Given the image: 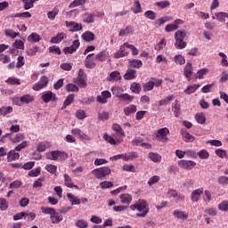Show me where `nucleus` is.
Wrapping results in <instances>:
<instances>
[{"mask_svg":"<svg viewBox=\"0 0 228 228\" xmlns=\"http://www.w3.org/2000/svg\"><path fill=\"white\" fill-rule=\"evenodd\" d=\"M91 174H93L96 179L102 181V179H106L108 175H111V169L108 167H102L94 169Z\"/></svg>","mask_w":228,"mask_h":228,"instance_id":"nucleus-3","label":"nucleus"},{"mask_svg":"<svg viewBox=\"0 0 228 228\" xmlns=\"http://www.w3.org/2000/svg\"><path fill=\"white\" fill-rule=\"evenodd\" d=\"M8 200L4 198H0V211H6L8 209Z\"/></svg>","mask_w":228,"mask_h":228,"instance_id":"nucleus-56","label":"nucleus"},{"mask_svg":"<svg viewBox=\"0 0 228 228\" xmlns=\"http://www.w3.org/2000/svg\"><path fill=\"white\" fill-rule=\"evenodd\" d=\"M129 208L131 211H138L136 214L138 218H145L151 211V208H149V203L144 199L136 200L134 204L130 205Z\"/></svg>","mask_w":228,"mask_h":228,"instance_id":"nucleus-1","label":"nucleus"},{"mask_svg":"<svg viewBox=\"0 0 228 228\" xmlns=\"http://www.w3.org/2000/svg\"><path fill=\"white\" fill-rule=\"evenodd\" d=\"M215 153L216 156H218V158H221V159L227 158V151L225 150L217 149L216 150Z\"/></svg>","mask_w":228,"mask_h":228,"instance_id":"nucleus-63","label":"nucleus"},{"mask_svg":"<svg viewBox=\"0 0 228 228\" xmlns=\"http://www.w3.org/2000/svg\"><path fill=\"white\" fill-rule=\"evenodd\" d=\"M112 129L117 133V134H120L121 136H126V133H124V130L122 129V126H120V125L113 124Z\"/></svg>","mask_w":228,"mask_h":228,"instance_id":"nucleus-54","label":"nucleus"},{"mask_svg":"<svg viewBox=\"0 0 228 228\" xmlns=\"http://www.w3.org/2000/svg\"><path fill=\"white\" fill-rule=\"evenodd\" d=\"M173 216L175 218H177V220H188L189 215L186 211L176 209L173 212Z\"/></svg>","mask_w":228,"mask_h":228,"instance_id":"nucleus-15","label":"nucleus"},{"mask_svg":"<svg viewBox=\"0 0 228 228\" xmlns=\"http://www.w3.org/2000/svg\"><path fill=\"white\" fill-rule=\"evenodd\" d=\"M5 37L9 38H17V37H20V33L13 31L12 28H6L4 30Z\"/></svg>","mask_w":228,"mask_h":228,"instance_id":"nucleus-36","label":"nucleus"},{"mask_svg":"<svg viewBox=\"0 0 228 228\" xmlns=\"http://www.w3.org/2000/svg\"><path fill=\"white\" fill-rule=\"evenodd\" d=\"M67 197L69 200V202H71L72 206H79V204H81V200H79L77 196H75L72 193H68Z\"/></svg>","mask_w":228,"mask_h":228,"instance_id":"nucleus-28","label":"nucleus"},{"mask_svg":"<svg viewBox=\"0 0 228 228\" xmlns=\"http://www.w3.org/2000/svg\"><path fill=\"white\" fill-rule=\"evenodd\" d=\"M42 101H44L46 104L47 102H51V101H58V98H56V94H53L51 91H47L43 93L41 96Z\"/></svg>","mask_w":228,"mask_h":228,"instance_id":"nucleus-10","label":"nucleus"},{"mask_svg":"<svg viewBox=\"0 0 228 228\" xmlns=\"http://www.w3.org/2000/svg\"><path fill=\"white\" fill-rule=\"evenodd\" d=\"M82 38L85 42H94V40H95V34L87 30L82 34Z\"/></svg>","mask_w":228,"mask_h":228,"instance_id":"nucleus-21","label":"nucleus"},{"mask_svg":"<svg viewBox=\"0 0 228 228\" xmlns=\"http://www.w3.org/2000/svg\"><path fill=\"white\" fill-rule=\"evenodd\" d=\"M186 30H177L175 33V40H184L186 38Z\"/></svg>","mask_w":228,"mask_h":228,"instance_id":"nucleus-44","label":"nucleus"},{"mask_svg":"<svg viewBox=\"0 0 228 228\" xmlns=\"http://www.w3.org/2000/svg\"><path fill=\"white\" fill-rule=\"evenodd\" d=\"M129 35H134V27L126 26L118 32V37H129Z\"/></svg>","mask_w":228,"mask_h":228,"instance_id":"nucleus-13","label":"nucleus"},{"mask_svg":"<svg viewBox=\"0 0 228 228\" xmlns=\"http://www.w3.org/2000/svg\"><path fill=\"white\" fill-rule=\"evenodd\" d=\"M51 148V143L47 141H44L42 142H39L37 147V152H45L47 149Z\"/></svg>","mask_w":228,"mask_h":228,"instance_id":"nucleus-20","label":"nucleus"},{"mask_svg":"<svg viewBox=\"0 0 228 228\" xmlns=\"http://www.w3.org/2000/svg\"><path fill=\"white\" fill-rule=\"evenodd\" d=\"M118 99L124 102H132L133 99H134V96H131L128 94H122Z\"/></svg>","mask_w":228,"mask_h":228,"instance_id":"nucleus-53","label":"nucleus"},{"mask_svg":"<svg viewBox=\"0 0 228 228\" xmlns=\"http://www.w3.org/2000/svg\"><path fill=\"white\" fill-rule=\"evenodd\" d=\"M107 79L108 81H110V82H117V81H120L122 79V77L120 76V72L112 71Z\"/></svg>","mask_w":228,"mask_h":228,"instance_id":"nucleus-24","label":"nucleus"},{"mask_svg":"<svg viewBox=\"0 0 228 228\" xmlns=\"http://www.w3.org/2000/svg\"><path fill=\"white\" fill-rule=\"evenodd\" d=\"M119 200L121 204H126V206H129L131 202H133V195L129 193H122L119 195Z\"/></svg>","mask_w":228,"mask_h":228,"instance_id":"nucleus-14","label":"nucleus"},{"mask_svg":"<svg viewBox=\"0 0 228 228\" xmlns=\"http://www.w3.org/2000/svg\"><path fill=\"white\" fill-rule=\"evenodd\" d=\"M155 6H157L158 8H160V10H165V8H168V6H170V1L164 0L160 2H156Z\"/></svg>","mask_w":228,"mask_h":228,"instance_id":"nucleus-45","label":"nucleus"},{"mask_svg":"<svg viewBox=\"0 0 228 228\" xmlns=\"http://www.w3.org/2000/svg\"><path fill=\"white\" fill-rule=\"evenodd\" d=\"M186 42L184 40H181V39H175V49H185L186 48Z\"/></svg>","mask_w":228,"mask_h":228,"instance_id":"nucleus-43","label":"nucleus"},{"mask_svg":"<svg viewBox=\"0 0 228 228\" xmlns=\"http://www.w3.org/2000/svg\"><path fill=\"white\" fill-rule=\"evenodd\" d=\"M20 158V154H19V152H17L15 150H11L7 153V161L9 163H12V161H17V159H19Z\"/></svg>","mask_w":228,"mask_h":228,"instance_id":"nucleus-17","label":"nucleus"},{"mask_svg":"<svg viewBox=\"0 0 228 228\" xmlns=\"http://www.w3.org/2000/svg\"><path fill=\"white\" fill-rule=\"evenodd\" d=\"M197 166V163L193 160H180L178 162V167L183 168L184 170H191L194 167Z\"/></svg>","mask_w":228,"mask_h":228,"instance_id":"nucleus-8","label":"nucleus"},{"mask_svg":"<svg viewBox=\"0 0 228 228\" xmlns=\"http://www.w3.org/2000/svg\"><path fill=\"white\" fill-rule=\"evenodd\" d=\"M167 47V40L165 38H162L157 45H155L154 49L155 51H163Z\"/></svg>","mask_w":228,"mask_h":228,"instance_id":"nucleus-42","label":"nucleus"},{"mask_svg":"<svg viewBox=\"0 0 228 228\" xmlns=\"http://www.w3.org/2000/svg\"><path fill=\"white\" fill-rule=\"evenodd\" d=\"M149 158L153 161V163H161V155L156 152H150Z\"/></svg>","mask_w":228,"mask_h":228,"instance_id":"nucleus-40","label":"nucleus"},{"mask_svg":"<svg viewBox=\"0 0 228 228\" xmlns=\"http://www.w3.org/2000/svg\"><path fill=\"white\" fill-rule=\"evenodd\" d=\"M41 211L44 215H50L52 224H60L61 222H63V216L51 207H41Z\"/></svg>","mask_w":228,"mask_h":228,"instance_id":"nucleus-2","label":"nucleus"},{"mask_svg":"<svg viewBox=\"0 0 228 228\" xmlns=\"http://www.w3.org/2000/svg\"><path fill=\"white\" fill-rule=\"evenodd\" d=\"M38 51H40V47L34 46L32 48H28L26 51V53H27L28 56H35L37 54V53H38Z\"/></svg>","mask_w":228,"mask_h":228,"instance_id":"nucleus-62","label":"nucleus"},{"mask_svg":"<svg viewBox=\"0 0 228 228\" xmlns=\"http://www.w3.org/2000/svg\"><path fill=\"white\" fill-rule=\"evenodd\" d=\"M199 88H200V85L194 84L191 86H188L187 88L183 90V92L186 94V95H191V94H195V92H197Z\"/></svg>","mask_w":228,"mask_h":228,"instance_id":"nucleus-23","label":"nucleus"},{"mask_svg":"<svg viewBox=\"0 0 228 228\" xmlns=\"http://www.w3.org/2000/svg\"><path fill=\"white\" fill-rule=\"evenodd\" d=\"M204 213L209 216H216V215H218V210L215 208H208L204 210Z\"/></svg>","mask_w":228,"mask_h":228,"instance_id":"nucleus-58","label":"nucleus"},{"mask_svg":"<svg viewBox=\"0 0 228 228\" xmlns=\"http://www.w3.org/2000/svg\"><path fill=\"white\" fill-rule=\"evenodd\" d=\"M58 13H60V9H58V7H54L52 11H49L47 12V18L49 19V20H54Z\"/></svg>","mask_w":228,"mask_h":228,"instance_id":"nucleus-35","label":"nucleus"},{"mask_svg":"<svg viewBox=\"0 0 228 228\" xmlns=\"http://www.w3.org/2000/svg\"><path fill=\"white\" fill-rule=\"evenodd\" d=\"M47 85H49V78H47V77H42L40 80L33 86L32 88L35 90V92H38L42 90V88H45Z\"/></svg>","mask_w":228,"mask_h":228,"instance_id":"nucleus-7","label":"nucleus"},{"mask_svg":"<svg viewBox=\"0 0 228 228\" xmlns=\"http://www.w3.org/2000/svg\"><path fill=\"white\" fill-rule=\"evenodd\" d=\"M73 83H75V85H77V86H79L80 88H86V78L85 77H77L73 79Z\"/></svg>","mask_w":228,"mask_h":228,"instance_id":"nucleus-27","label":"nucleus"},{"mask_svg":"<svg viewBox=\"0 0 228 228\" xmlns=\"http://www.w3.org/2000/svg\"><path fill=\"white\" fill-rule=\"evenodd\" d=\"M71 133L75 136H77V138H80V140H90V137H88V135L83 133V131H81L79 128H73Z\"/></svg>","mask_w":228,"mask_h":228,"instance_id":"nucleus-18","label":"nucleus"},{"mask_svg":"<svg viewBox=\"0 0 228 228\" xmlns=\"http://www.w3.org/2000/svg\"><path fill=\"white\" fill-rule=\"evenodd\" d=\"M20 102H21V104H31V102H35V96L29 94H25L20 96Z\"/></svg>","mask_w":228,"mask_h":228,"instance_id":"nucleus-16","label":"nucleus"},{"mask_svg":"<svg viewBox=\"0 0 228 228\" xmlns=\"http://www.w3.org/2000/svg\"><path fill=\"white\" fill-rule=\"evenodd\" d=\"M125 115H126V117H129V115H132V113H136L137 109H136V105H129L127 107H125L123 110Z\"/></svg>","mask_w":228,"mask_h":228,"instance_id":"nucleus-32","label":"nucleus"},{"mask_svg":"<svg viewBox=\"0 0 228 228\" xmlns=\"http://www.w3.org/2000/svg\"><path fill=\"white\" fill-rule=\"evenodd\" d=\"M64 185L67 188H74V183L72 182V177L68 174H64Z\"/></svg>","mask_w":228,"mask_h":228,"instance_id":"nucleus-39","label":"nucleus"},{"mask_svg":"<svg viewBox=\"0 0 228 228\" xmlns=\"http://www.w3.org/2000/svg\"><path fill=\"white\" fill-rule=\"evenodd\" d=\"M209 72V69L208 68H203L197 72V79H204V76Z\"/></svg>","mask_w":228,"mask_h":228,"instance_id":"nucleus-55","label":"nucleus"},{"mask_svg":"<svg viewBox=\"0 0 228 228\" xmlns=\"http://www.w3.org/2000/svg\"><path fill=\"white\" fill-rule=\"evenodd\" d=\"M217 209L219 211H223L224 213H227L228 211V200H223L221 203L217 205Z\"/></svg>","mask_w":228,"mask_h":228,"instance_id":"nucleus-47","label":"nucleus"},{"mask_svg":"<svg viewBox=\"0 0 228 228\" xmlns=\"http://www.w3.org/2000/svg\"><path fill=\"white\" fill-rule=\"evenodd\" d=\"M132 12L134 13V15H137V13H142V12H143V9H142V4H140L139 0H135L134 2V7L132 8Z\"/></svg>","mask_w":228,"mask_h":228,"instance_id":"nucleus-31","label":"nucleus"},{"mask_svg":"<svg viewBox=\"0 0 228 228\" xmlns=\"http://www.w3.org/2000/svg\"><path fill=\"white\" fill-rule=\"evenodd\" d=\"M172 101H174V95L170 94L165 99L159 101V106H167V104H170Z\"/></svg>","mask_w":228,"mask_h":228,"instance_id":"nucleus-38","label":"nucleus"},{"mask_svg":"<svg viewBox=\"0 0 228 228\" xmlns=\"http://www.w3.org/2000/svg\"><path fill=\"white\" fill-rule=\"evenodd\" d=\"M216 20L218 22H225V20H228V13L224 12H218L215 13Z\"/></svg>","mask_w":228,"mask_h":228,"instance_id":"nucleus-26","label":"nucleus"},{"mask_svg":"<svg viewBox=\"0 0 228 228\" xmlns=\"http://www.w3.org/2000/svg\"><path fill=\"white\" fill-rule=\"evenodd\" d=\"M65 38H67V34L58 33L56 37L51 38L50 42L51 44H60V42H61V40H65Z\"/></svg>","mask_w":228,"mask_h":228,"instance_id":"nucleus-22","label":"nucleus"},{"mask_svg":"<svg viewBox=\"0 0 228 228\" xmlns=\"http://www.w3.org/2000/svg\"><path fill=\"white\" fill-rule=\"evenodd\" d=\"M23 134H17L12 139H11L12 143H20L24 140Z\"/></svg>","mask_w":228,"mask_h":228,"instance_id":"nucleus-61","label":"nucleus"},{"mask_svg":"<svg viewBox=\"0 0 228 228\" xmlns=\"http://www.w3.org/2000/svg\"><path fill=\"white\" fill-rule=\"evenodd\" d=\"M129 65L132 69H141L143 65V61H142V60L133 59L129 61Z\"/></svg>","mask_w":228,"mask_h":228,"instance_id":"nucleus-30","label":"nucleus"},{"mask_svg":"<svg viewBox=\"0 0 228 228\" xmlns=\"http://www.w3.org/2000/svg\"><path fill=\"white\" fill-rule=\"evenodd\" d=\"M124 79H126V81H131V79H136V70L128 69L124 75Z\"/></svg>","mask_w":228,"mask_h":228,"instance_id":"nucleus-29","label":"nucleus"},{"mask_svg":"<svg viewBox=\"0 0 228 228\" xmlns=\"http://www.w3.org/2000/svg\"><path fill=\"white\" fill-rule=\"evenodd\" d=\"M75 225L77 228H88V223L83 219L77 220Z\"/></svg>","mask_w":228,"mask_h":228,"instance_id":"nucleus-60","label":"nucleus"},{"mask_svg":"<svg viewBox=\"0 0 228 228\" xmlns=\"http://www.w3.org/2000/svg\"><path fill=\"white\" fill-rule=\"evenodd\" d=\"M203 202L209 204V202H211L212 198H211V191H209L208 190L203 191Z\"/></svg>","mask_w":228,"mask_h":228,"instance_id":"nucleus-49","label":"nucleus"},{"mask_svg":"<svg viewBox=\"0 0 228 228\" xmlns=\"http://www.w3.org/2000/svg\"><path fill=\"white\" fill-rule=\"evenodd\" d=\"M204 193V188L200 187L199 189H196L192 191L191 194V202H198L200 200V197H202Z\"/></svg>","mask_w":228,"mask_h":228,"instance_id":"nucleus-9","label":"nucleus"},{"mask_svg":"<svg viewBox=\"0 0 228 228\" xmlns=\"http://www.w3.org/2000/svg\"><path fill=\"white\" fill-rule=\"evenodd\" d=\"M28 42H30L32 44H37V42H40L42 40V37L37 32L31 33L29 36L27 37Z\"/></svg>","mask_w":228,"mask_h":228,"instance_id":"nucleus-19","label":"nucleus"},{"mask_svg":"<svg viewBox=\"0 0 228 228\" xmlns=\"http://www.w3.org/2000/svg\"><path fill=\"white\" fill-rule=\"evenodd\" d=\"M79 45H81V44L79 43V40L73 41L70 46H67L63 48L64 54H74V53H76V51L79 49Z\"/></svg>","mask_w":228,"mask_h":228,"instance_id":"nucleus-6","label":"nucleus"},{"mask_svg":"<svg viewBox=\"0 0 228 228\" xmlns=\"http://www.w3.org/2000/svg\"><path fill=\"white\" fill-rule=\"evenodd\" d=\"M183 76L188 81L191 80V76H193V66L191 62H187L183 69Z\"/></svg>","mask_w":228,"mask_h":228,"instance_id":"nucleus-11","label":"nucleus"},{"mask_svg":"<svg viewBox=\"0 0 228 228\" xmlns=\"http://www.w3.org/2000/svg\"><path fill=\"white\" fill-rule=\"evenodd\" d=\"M129 55V52L126 51L124 49V45H121L119 47V51L114 53V58L118 59V58H126V56Z\"/></svg>","mask_w":228,"mask_h":228,"instance_id":"nucleus-25","label":"nucleus"},{"mask_svg":"<svg viewBox=\"0 0 228 228\" xmlns=\"http://www.w3.org/2000/svg\"><path fill=\"white\" fill-rule=\"evenodd\" d=\"M23 3L24 10H31L33 8L36 1L35 0H21Z\"/></svg>","mask_w":228,"mask_h":228,"instance_id":"nucleus-48","label":"nucleus"},{"mask_svg":"<svg viewBox=\"0 0 228 228\" xmlns=\"http://www.w3.org/2000/svg\"><path fill=\"white\" fill-rule=\"evenodd\" d=\"M84 22H86V24H94L95 22V14L86 13Z\"/></svg>","mask_w":228,"mask_h":228,"instance_id":"nucleus-33","label":"nucleus"},{"mask_svg":"<svg viewBox=\"0 0 228 228\" xmlns=\"http://www.w3.org/2000/svg\"><path fill=\"white\" fill-rule=\"evenodd\" d=\"M196 155L199 156L200 159H208L209 158V151H208L206 149H203L200 150Z\"/></svg>","mask_w":228,"mask_h":228,"instance_id":"nucleus-52","label":"nucleus"},{"mask_svg":"<svg viewBox=\"0 0 228 228\" xmlns=\"http://www.w3.org/2000/svg\"><path fill=\"white\" fill-rule=\"evenodd\" d=\"M69 156L64 151H53L46 152V159L51 161H65Z\"/></svg>","mask_w":228,"mask_h":228,"instance_id":"nucleus-4","label":"nucleus"},{"mask_svg":"<svg viewBox=\"0 0 228 228\" xmlns=\"http://www.w3.org/2000/svg\"><path fill=\"white\" fill-rule=\"evenodd\" d=\"M130 90L133 92V94H140V92H142V85L134 82L130 86Z\"/></svg>","mask_w":228,"mask_h":228,"instance_id":"nucleus-37","label":"nucleus"},{"mask_svg":"<svg viewBox=\"0 0 228 228\" xmlns=\"http://www.w3.org/2000/svg\"><path fill=\"white\" fill-rule=\"evenodd\" d=\"M173 61H175L176 65H184V63H186V59L183 54H177L173 58Z\"/></svg>","mask_w":228,"mask_h":228,"instance_id":"nucleus-34","label":"nucleus"},{"mask_svg":"<svg viewBox=\"0 0 228 228\" xmlns=\"http://www.w3.org/2000/svg\"><path fill=\"white\" fill-rule=\"evenodd\" d=\"M218 56H220L221 58V61H220L221 66L227 68L228 67L227 54H225L224 52H220L218 53Z\"/></svg>","mask_w":228,"mask_h":228,"instance_id":"nucleus-46","label":"nucleus"},{"mask_svg":"<svg viewBox=\"0 0 228 228\" xmlns=\"http://www.w3.org/2000/svg\"><path fill=\"white\" fill-rule=\"evenodd\" d=\"M169 134L170 130L167 127H163L158 130L156 136L159 142H162V143H167V142H168V137H167V135H168Z\"/></svg>","mask_w":228,"mask_h":228,"instance_id":"nucleus-5","label":"nucleus"},{"mask_svg":"<svg viewBox=\"0 0 228 228\" xmlns=\"http://www.w3.org/2000/svg\"><path fill=\"white\" fill-rule=\"evenodd\" d=\"M111 92H112L113 95L119 98L120 95H122V94L124 93V88H122L120 86H114L111 88Z\"/></svg>","mask_w":228,"mask_h":228,"instance_id":"nucleus-50","label":"nucleus"},{"mask_svg":"<svg viewBox=\"0 0 228 228\" xmlns=\"http://www.w3.org/2000/svg\"><path fill=\"white\" fill-rule=\"evenodd\" d=\"M5 83H7V85H16L19 86L20 85V79L15 77H10Z\"/></svg>","mask_w":228,"mask_h":228,"instance_id":"nucleus-59","label":"nucleus"},{"mask_svg":"<svg viewBox=\"0 0 228 228\" xmlns=\"http://www.w3.org/2000/svg\"><path fill=\"white\" fill-rule=\"evenodd\" d=\"M181 134L184 139V142H191L195 141V136L191 135L190 133L182 130Z\"/></svg>","mask_w":228,"mask_h":228,"instance_id":"nucleus-41","label":"nucleus"},{"mask_svg":"<svg viewBox=\"0 0 228 228\" xmlns=\"http://www.w3.org/2000/svg\"><path fill=\"white\" fill-rule=\"evenodd\" d=\"M195 120L198 122V124H206V115H204L202 112L197 113L195 115Z\"/></svg>","mask_w":228,"mask_h":228,"instance_id":"nucleus-51","label":"nucleus"},{"mask_svg":"<svg viewBox=\"0 0 228 228\" xmlns=\"http://www.w3.org/2000/svg\"><path fill=\"white\" fill-rule=\"evenodd\" d=\"M95 60L94 59V53H89L85 60V67L86 69H95Z\"/></svg>","mask_w":228,"mask_h":228,"instance_id":"nucleus-12","label":"nucleus"},{"mask_svg":"<svg viewBox=\"0 0 228 228\" xmlns=\"http://www.w3.org/2000/svg\"><path fill=\"white\" fill-rule=\"evenodd\" d=\"M74 102V94H69L67 96L66 100L64 101L63 107L67 108V106H70Z\"/></svg>","mask_w":228,"mask_h":228,"instance_id":"nucleus-64","label":"nucleus"},{"mask_svg":"<svg viewBox=\"0 0 228 228\" xmlns=\"http://www.w3.org/2000/svg\"><path fill=\"white\" fill-rule=\"evenodd\" d=\"M45 170H46V172H49V174L54 175V174H56V172L58 170V167H56L53 164H47L45 166Z\"/></svg>","mask_w":228,"mask_h":228,"instance_id":"nucleus-57","label":"nucleus"}]
</instances>
